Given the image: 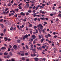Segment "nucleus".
Segmentation results:
<instances>
[{"instance_id": "obj_18", "label": "nucleus", "mask_w": 61, "mask_h": 61, "mask_svg": "<svg viewBox=\"0 0 61 61\" xmlns=\"http://www.w3.org/2000/svg\"><path fill=\"white\" fill-rule=\"evenodd\" d=\"M25 47L26 48H27V49H29V47H28L27 45H26L25 46Z\"/></svg>"}, {"instance_id": "obj_50", "label": "nucleus", "mask_w": 61, "mask_h": 61, "mask_svg": "<svg viewBox=\"0 0 61 61\" xmlns=\"http://www.w3.org/2000/svg\"><path fill=\"white\" fill-rule=\"evenodd\" d=\"M39 49H40V50H42V48H41V47H39Z\"/></svg>"}, {"instance_id": "obj_24", "label": "nucleus", "mask_w": 61, "mask_h": 61, "mask_svg": "<svg viewBox=\"0 0 61 61\" xmlns=\"http://www.w3.org/2000/svg\"><path fill=\"white\" fill-rule=\"evenodd\" d=\"M3 14L4 15H5L6 14V12H5V11H3Z\"/></svg>"}, {"instance_id": "obj_4", "label": "nucleus", "mask_w": 61, "mask_h": 61, "mask_svg": "<svg viewBox=\"0 0 61 61\" xmlns=\"http://www.w3.org/2000/svg\"><path fill=\"white\" fill-rule=\"evenodd\" d=\"M8 6H11V5H12V4H11V2H9L8 3Z\"/></svg>"}, {"instance_id": "obj_53", "label": "nucleus", "mask_w": 61, "mask_h": 61, "mask_svg": "<svg viewBox=\"0 0 61 61\" xmlns=\"http://www.w3.org/2000/svg\"><path fill=\"white\" fill-rule=\"evenodd\" d=\"M25 55H26V56H27L28 55V53H25Z\"/></svg>"}, {"instance_id": "obj_26", "label": "nucleus", "mask_w": 61, "mask_h": 61, "mask_svg": "<svg viewBox=\"0 0 61 61\" xmlns=\"http://www.w3.org/2000/svg\"><path fill=\"white\" fill-rule=\"evenodd\" d=\"M44 40L43 39H42L41 40V43L43 42V41H44Z\"/></svg>"}, {"instance_id": "obj_6", "label": "nucleus", "mask_w": 61, "mask_h": 61, "mask_svg": "<svg viewBox=\"0 0 61 61\" xmlns=\"http://www.w3.org/2000/svg\"><path fill=\"white\" fill-rule=\"evenodd\" d=\"M40 5H38L36 7V10L39 7Z\"/></svg>"}, {"instance_id": "obj_33", "label": "nucleus", "mask_w": 61, "mask_h": 61, "mask_svg": "<svg viewBox=\"0 0 61 61\" xmlns=\"http://www.w3.org/2000/svg\"><path fill=\"white\" fill-rule=\"evenodd\" d=\"M8 10V8H6V9L5 11V12H6Z\"/></svg>"}, {"instance_id": "obj_30", "label": "nucleus", "mask_w": 61, "mask_h": 61, "mask_svg": "<svg viewBox=\"0 0 61 61\" xmlns=\"http://www.w3.org/2000/svg\"><path fill=\"white\" fill-rule=\"evenodd\" d=\"M4 40L5 41H7L8 40V39L7 38H5L4 39Z\"/></svg>"}, {"instance_id": "obj_17", "label": "nucleus", "mask_w": 61, "mask_h": 61, "mask_svg": "<svg viewBox=\"0 0 61 61\" xmlns=\"http://www.w3.org/2000/svg\"><path fill=\"white\" fill-rule=\"evenodd\" d=\"M44 8V6H41L40 7V9H41V8Z\"/></svg>"}, {"instance_id": "obj_55", "label": "nucleus", "mask_w": 61, "mask_h": 61, "mask_svg": "<svg viewBox=\"0 0 61 61\" xmlns=\"http://www.w3.org/2000/svg\"><path fill=\"white\" fill-rule=\"evenodd\" d=\"M9 12V10H8L6 12V14H8V13Z\"/></svg>"}, {"instance_id": "obj_43", "label": "nucleus", "mask_w": 61, "mask_h": 61, "mask_svg": "<svg viewBox=\"0 0 61 61\" xmlns=\"http://www.w3.org/2000/svg\"><path fill=\"white\" fill-rule=\"evenodd\" d=\"M45 36L46 38H48V36L47 35H46Z\"/></svg>"}, {"instance_id": "obj_23", "label": "nucleus", "mask_w": 61, "mask_h": 61, "mask_svg": "<svg viewBox=\"0 0 61 61\" xmlns=\"http://www.w3.org/2000/svg\"><path fill=\"white\" fill-rule=\"evenodd\" d=\"M36 33H38V30L37 29H36Z\"/></svg>"}, {"instance_id": "obj_37", "label": "nucleus", "mask_w": 61, "mask_h": 61, "mask_svg": "<svg viewBox=\"0 0 61 61\" xmlns=\"http://www.w3.org/2000/svg\"><path fill=\"white\" fill-rule=\"evenodd\" d=\"M28 12L29 13H31V12H32V11H31V10H28Z\"/></svg>"}, {"instance_id": "obj_39", "label": "nucleus", "mask_w": 61, "mask_h": 61, "mask_svg": "<svg viewBox=\"0 0 61 61\" xmlns=\"http://www.w3.org/2000/svg\"><path fill=\"white\" fill-rule=\"evenodd\" d=\"M24 55H25V54L24 53H22L21 54V56H24Z\"/></svg>"}, {"instance_id": "obj_54", "label": "nucleus", "mask_w": 61, "mask_h": 61, "mask_svg": "<svg viewBox=\"0 0 61 61\" xmlns=\"http://www.w3.org/2000/svg\"><path fill=\"white\" fill-rule=\"evenodd\" d=\"M36 6H34V7H32V8L33 9H35L36 8Z\"/></svg>"}, {"instance_id": "obj_9", "label": "nucleus", "mask_w": 61, "mask_h": 61, "mask_svg": "<svg viewBox=\"0 0 61 61\" xmlns=\"http://www.w3.org/2000/svg\"><path fill=\"white\" fill-rule=\"evenodd\" d=\"M9 55H10V56H13V54H12V52H10L9 53Z\"/></svg>"}, {"instance_id": "obj_14", "label": "nucleus", "mask_w": 61, "mask_h": 61, "mask_svg": "<svg viewBox=\"0 0 61 61\" xmlns=\"http://www.w3.org/2000/svg\"><path fill=\"white\" fill-rule=\"evenodd\" d=\"M6 31V29L5 28L3 30L4 33H5Z\"/></svg>"}, {"instance_id": "obj_44", "label": "nucleus", "mask_w": 61, "mask_h": 61, "mask_svg": "<svg viewBox=\"0 0 61 61\" xmlns=\"http://www.w3.org/2000/svg\"><path fill=\"white\" fill-rule=\"evenodd\" d=\"M30 33L31 34H32V33H33V32H32V31H30Z\"/></svg>"}, {"instance_id": "obj_5", "label": "nucleus", "mask_w": 61, "mask_h": 61, "mask_svg": "<svg viewBox=\"0 0 61 61\" xmlns=\"http://www.w3.org/2000/svg\"><path fill=\"white\" fill-rule=\"evenodd\" d=\"M14 28L13 27H11L10 28V30L11 31H13V30H14Z\"/></svg>"}, {"instance_id": "obj_63", "label": "nucleus", "mask_w": 61, "mask_h": 61, "mask_svg": "<svg viewBox=\"0 0 61 61\" xmlns=\"http://www.w3.org/2000/svg\"><path fill=\"white\" fill-rule=\"evenodd\" d=\"M29 4H26L27 6H29Z\"/></svg>"}, {"instance_id": "obj_58", "label": "nucleus", "mask_w": 61, "mask_h": 61, "mask_svg": "<svg viewBox=\"0 0 61 61\" xmlns=\"http://www.w3.org/2000/svg\"><path fill=\"white\" fill-rule=\"evenodd\" d=\"M8 51H10V48H9L8 49Z\"/></svg>"}, {"instance_id": "obj_57", "label": "nucleus", "mask_w": 61, "mask_h": 61, "mask_svg": "<svg viewBox=\"0 0 61 61\" xmlns=\"http://www.w3.org/2000/svg\"><path fill=\"white\" fill-rule=\"evenodd\" d=\"M42 6H45V4H42Z\"/></svg>"}, {"instance_id": "obj_35", "label": "nucleus", "mask_w": 61, "mask_h": 61, "mask_svg": "<svg viewBox=\"0 0 61 61\" xmlns=\"http://www.w3.org/2000/svg\"><path fill=\"white\" fill-rule=\"evenodd\" d=\"M48 36H49V37H51V35L49 34H48Z\"/></svg>"}, {"instance_id": "obj_47", "label": "nucleus", "mask_w": 61, "mask_h": 61, "mask_svg": "<svg viewBox=\"0 0 61 61\" xmlns=\"http://www.w3.org/2000/svg\"><path fill=\"white\" fill-rule=\"evenodd\" d=\"M36 28H37V27L36 26H35L34 27V29H36Z\"/></svg>"}, {"instance_id": "obj_31", "label": "nucleus", "mask_w": 61, "mask_h": 61, "mask_svg": "<svg viewBox=\"0 0 61 61\" xmlns=\"http://www.w3.org/2000/svg\"><path fill=\"white\" fill-rule=\"evenodd\" d=\"M19 25H18L17 26V28H18V29H19V30H20V28H19Z\"/></svg>"}, {"instance_id": "obj_59", "label": "nucleus", "mask_w": 61, "mask_h": 61, "mask_svg": "<svg viewBox=\"0 0 61 61\" xmlns=\"http://www.w3.org/2000/svg\"><path fill=\"white\" fill-rule=\"evenodd\" d=\"M21 45L22 46H24V45H25V44L24 43H22L21 44Z\"/></svg>"}, {"instance_id": "obj_60", "label": "nucleus", "mask_w": 61, "mask_h": 61, "mask_svg": "<svg viewBox=\"0 0 61 61\" xmlns=\"http://www.w3.org/2000/svg\"><path fill=\"white\" fill-rule=\"evenodd\" d=\"M50 15H51V16H53V14H50Z\"/></svg>"}, {"instance_id": "obj_32", "label": "nucleus", "mask_w": 61, "mask_h": 61, "mask_svg": "<svg viewBox=\"0 0 61 61\" xmlns=\"http://www.w3.org/2000/svg\"><path fill=\"white\" fill-rule=\"evenodd\" d=\"M44 36L42 35H41V38H44Z\"/></svg>"}, {"instance_id": "obj_52", "label": "nucleus", "mask_w": 61, "mask_h": 61, "mask_svg": "<svg viewBox=\"0 0 61 61\" xmlns=\"http://www.w3.org/2000/svg\"><path fill=\"white\" fill-rule=\"evenodd\" d=\"M49 41V43H52V41Z\"/></svg>"}, {"instance_id": "obj_42", "label": "nucleus", "mask_w": 61, "mask_h": 61, "mask_svg": "<svg viewBox=\"0 0 61 61\" xmlns=\"http://www.w3.org/2000/svg\"><path fill=\"white\" fill-rule=\"evenodd\" d=\"M31 47L32 48H33V45L32 44L31 45Z\"/></svg>"}, {"instance_id": "obj_22", "label": "nucleus", "mask_w": 61, "mask_h": 61, "mask_svg": "<svg viewBox=\"0 0 61 61\" xmlns=\"http://www.w3.org/2000/svg\"><path fill=\"white\" fill-rule=\"evenodd\" d=\"M44 17H43V18H40L41 20H44Z\"/></svg>"}, {"instance_id": "obj_21", "label": "nucleus", "mask_w": 61, "mask_h": 61, "mask_svg": "<svg viewBox=\"0 0 61 61\" xmlns=\"http://www.w3.org/2000/svg\"><path fill=\"white\" fill-rule=\"evenodd\" d=\"M32 26V25L31 24H30L29 25V27H31Z\"/></svg>"}, {"instance_id": "obj_13", "label": "nucleus", "mask_w": 61, "mask_h": 61, "mask_svg": "<svg viewBox=\"0 0 61 61\" xmlns=\"http://www.w3.org/2000/svg\"><path fill=\"white\" fill-rule=\"evenodd\" d=\"M0 25L1 26V27L2 28H4V25L3 24H0Z\"/></svg>"}, {"instance_id": "obj_16", "label": "nucleus", "mask_w": 61, "mask_h": 61, "mask_svg": "<svg viewBox=\"0 0 61 61\" xmlns=\"http://www.w3.org/2000/svg\"><path fill=\"white\" fill-rule=\"evenodd\" d=\"M34 15H33V16H34V17H35V16H36V17L37 16V15H36V13H34Z\"/></svg>"}, {"instance_id": "obj_12", "label": "nucleus", "mask_w": 61, "mask_h": 61, "mask_svg": "<svg viewBox=\"0 0 61 61\" xmlns=\"http://www.w3.org/2000/svg\"><path fill=\"white\" fill-rule=\"evenodd\" d=\"M22 60L24 61V60H25V58L23 57L22 58Z\"/></svg>"}, {"instance_id": "obj_61", "label": "nucleus", "mask_w": 61, "mask_h": 61, "mask_svg": "<svg viewBox=\"0 0 61 61\" xmlns=\"http://www.w3.org/2000/svg\"><path fill=\"white\" fill-rule=\"evenodd\" d=\"M33 13H35L36 12V10H33Z\"/></svg>"}, {"instance_id": "obj_51", "label": "nucleus", "mask_w": 61, "mask_h": 61, "mask_svg": "<svg viewBox=\"0 0 61 61\" xmlns=\"http://www.w3.org/2000/svg\"><path fill=\"white\" fill-rule=\"evenodd\" d=\"M9 47H10V48H12V46H11V45H9Z\"/></svg>"}, {"instance_id": "obj_15", "label": "nucleus", "mask_w": 61, "mask_h": 61, "mask_svg": "<svg viewBox=\"0 0 61 61\" xmlns=\"http://www.w3.org/2000/svg\"><path fill=\"white\" fill-rule=\"evenodd\" d=\"M33 39H30L29 41H30V42H32V41H33Z\"/></svg>"}, {"instance_id": "obj_34", "label": "nucleus", "mask_w": 61, "mask_h": 61, "mask_svg": "<svg viewBox=\"0 0 61 61\" xmlns=\"http://www.w3.org/2000/svg\"><path fill=\"white\" fill-rule=\"evenodd\" d=\"M18 8L19 9H22V7H21V6H19Z\"/></svg>"}, {"instance_id": "obj_25", "label": "nucleus", "mask_w": 61, "mask_h": 61, "mask_svg": "<svg viewBox=\"0 0 61 61\" xmlns=\"http://www.w3.org/2000/svg\"><path fill=\"white\" fill-rule=\"evenodd\" d=\"M29 15V13L28 12H27L26 14V15Z\"/></svg>"}, {"instance_id": "obj_2", "label": "nucleus", "mask_w": 61, "mask_h": 61, "mask_svg": "<svg viewBox=\"0 0 61 61\" xmlns=\"http://www.w3.org/2000/svg\"><path fill=\"white\" fill-rule=\"evenodd\" d=\"M38 26L39 27H43V26L41 24H39L38 25Z\"/></svg>"}, {"instance_id": "obj_28", "label": "nucleus", "mask_w": 61, "mask_h": 61, "mask_svg": "<svg viewBox=\"0 0 61 61\" xmlns=\"http://www.w3.org/2000/svg\"><path fill=\"white\" fill-rule=\"evenodd\" d=\"M7 54H8V53H7L6 52H5L4 53V55H5V56H6V55H7Z\"/></svg>"}, {"instance_id": "obj_1", "label": "nucleus", "mask_w": 61, "mask_h": 61, "mask_svg": "<svg viewBox=\"0 0 61 61\" xmlns=\"http://www.w3.org/2000/svg\"><path fill=\"white\" fill-rule=\"evenodd\" d=\"M17 47V46L16 45H15L13 46V47H14V49L15 50H16L18 49V48Z\"/></svg>"}, {"instance_id": "obj_10", "label": "nucleus", "mask_w": 61, "mask_h": 61, "mask_svg": "<svg viewBox=\"0 0 61 61\" xmlns=\"http://www.w3.org/2000/svg\"><path fill=\"white\" fill-rule=\"evenodd\" d=\"M44 20H48V18H44Z\"/></svg>"}, {"instance_id": "obj_29", "label": "nucleus", "mask_w": 61, "mask_h": 61, "mask_svg": "<svg viewBox=\"0 0 61 61\" xmlns=\"http://www.w3.org/2000/svg\"><path fill=\"white\" fill-rule=\"evenodd\" d=\"M3 21V19H2L0 20V22H2Z\"/></svg>"}, {"instance_id": "obj_40", "label": "nucleus", "mask_w": 61, "mask_h": 61, "mask_svg": "<svg viewBox=\"0 0 61 61\" xmlns=\"http://www.w3.org/2000/svg\"><path fill=\"white\" fill-rule=\"evenodd\" d=\"M14 5H16V6H17V5H18L16 3H14Z\"/></svg>"}, {"instance_id": "obj_56", "label": "nucleus", "mask_w": 61, "mask_h": 61, "mask_svg": "<svg viewBox=\"0 0 61 61\" xmlns=\"http://www.w3.org/2000/svg\"><path fill=\"white\" fill-rule=\"evenodd\" d=\"M42 12L43 11H42V10H40V12L41 13H42Z\"/></svg>"}, {"instance_id": "obj_38", "label": "nucleus", "mask_w": 61, "mask_h": 61, "mask_svg": "<svg viewBox=\"0 0 61 61\" xmlns=\"http://www.w3.org/2000/svg\"><path fill=\"white\" fill-rule=\"evenodd\" d=\"M53 37L54 38H56L57 37V36L56 35H55Z\"/></svg>"}, {"instance_id": "obj_20", "label": "nucleus", "mask_w": 61, "mask_h": 61, "mask_svg": "<svg viewBox=\"0 0 61 61\" xmlns=\"http://www.w3.org/2000/svg\"><path fill=\"white\" fill-rule=\"evenodd\" d=\"M32 37L33 38H36V36L35 35H32Z\"/></svg>"}, {"instance_id": "obj_48", "label": "nucleus", "mask_w": 61, "mask_h": 61, "mask_svg": "<svg viewBox=\"0 0 61 61\" xmlns=\"http://www.w3.org/2000/svg\"><path fill=\"white\" fill-rule=\"evenodd\" d=\"M33 51H36V49H35L34 48V49H33Z\"/></svg>"}, {"instance_id": "obj_41", "label": "nucleus", "mask_w": 61, "mask_h": 61, "mask_svg": "<svg viewBox=\"0 0 61 61\" xmlns=\"http://www.w3.org/2000/svg\"><path fill=\"white\" fill-rule=\"evenodd\" d=\"M37 19L36 18H34V21H36V20H37Z\"/></svg>"}, {"instance_id": "obj_7", "label": "nucleus", "mask_w": 61, "mask_h": 61, "mask_svg": "<svg viewBox=\"0 0 61 61\" xmlns=\"http://www.w3.org/2000/svg\"><path fill=\"white\" fill-rule=\"evenodd\" d=\"M6 49V48L5 47H4L1 48V49H2V50H4L5 49Z\"/></svg>"}, {"instance_id": "obj_62", "label": "nucleus", "mask_w": 61, "mask_h": 61, "mask_svg": "<svg viewBox=\"0 0 61 61\" xmlns=\"http://www.w3.org/2000/svg\"><path fill=\"white\" fill-rule=\"evenodd\" d=\"M58 16H60V17H61V14H59L58 15Z\"/></svg>"}, {"instance_id": "obj_19", "label": "nucleus", "mask_w": 61, "mask_h": 61, "mask_svg": "<svg viewBox=\"0 0 61 61\" xmlns=\"http://www.w3.org/2000/svg\"><path fill=\"white\" fill-rule=\"evenodd\" d=\"M38 36H39V38H41V35H38Z\"/></svg>"}, {"instance_id": "obj_64", "label": "nucleus", "mask_w": 61, "mask_h": 61, "mask_svg": "<svg viewBox=\"0 0 61 61\" xmlns=\"http://www.w3.org/2000/svg\"><path fill=\"white\" fill-rule=\"evenodd\" d=\"M27 61H29V60L28 59H27L26 60Z\"/></svg>"}, {"instance_id": "obj_36", "label": "nucleus", "mask_w": 61, "mask_h": 61, "mask_svg": "<svg viewBox=\"0 0 61 61\" xmlns=\"http://www.w3.org/2000/svg\"><path fill=\"white\" fill-rule=\"evenodd\" d=\"M22 5V3H20L18 5V6H20V5Z\"/></svg>"}, {"instance_id": "obj_46", "label": "nucleus", "mask_w": 61, "mask_h": 61, "mask_svg": "<svg viewBox=\"0 0 61 61\" xmlns=\"http://www.w3.org/2000/svg\"><path fill=\"white\" fill-rule=\"evenodd\" d=\"M3 55V53L0 52V55Z\"/></svg>"}, {"instance_id": "obj_27", "label": "nucleus", "mask_w": 61, "mask_h": 61, "mask_svg": "<svg viewBox=\"0 0 61 61\" xmlns=\"http://www.w3.org/2000/svg\"><path fill=\"white\" fill-rule=\"evenodd\" d=\"M36 56H37V57H38L39 56V55L38 54H36Z\"/></svg>"}, {"instance_id": "obj_3", "label": "nucleus", "mask_w": 61, "mask_h": 61, "mask_svg": "<svg viewBox=\"0 0 61 61\" xmlns=\"http://www.w3.org/2000/svg\"><path fill=\"white\" fill-rule=\"evenodd\" d=\"M28 37V35L26 34L23 37V38H27Z\"/></svg>"}, {"instance_id": "obj_11", "label": "nucleus", "mask_w": 61, "mask_h": 61, "mask_svg": "<svg viewBox=\"0 0 61 61\" xmlns=\"http://www.w3.org/2000/svg\"><path fill=\"white\" fill-rule=\"evenodd\" d=\"M35 60L36 61H38V59L37 58H34Z\"/></svg>"}, {"instance_id": "obj_45", "label": "nucleus", "mask_w": 61, "mask_h": 61, "mask_svg": "<svg viewBox=\"0 0 61 61\" xmlns=\"http://www.w3.org/2000/svg\"><path fill=\"white\" fill-rule=\"evenodd\" d=\"M11 61H15V59H12L11 60Z\"/></svg>"}, {"instance_id": "obj_8", "label": "nucleus", "mask_w": 61, "mask_h": 61, "mask_svg": "<svg viewBox=\"0 0 61 61\" xmlns=\"http://www.w3.org/2000/svg\"><path fill=\"white\" fill-rule=\"evenodd\" d=\"M17 42L18 43H20V41L19 40H17Z\"/></svg>"}, {"instance_id": "obj_49", "label": "nucleus", "mask_w": 61, "mask_h": 61, "mask_svg": "<svg viewBox=\"0 0 61 61\" xmlns=\"http://www.w3.org/2000/svg\"><path fill=\"white\" fill-rule=\"evenodd\" d=\"M31 56H32L33 57H34V56L32 54H31Z\"/></svg>"}]
</instances>
